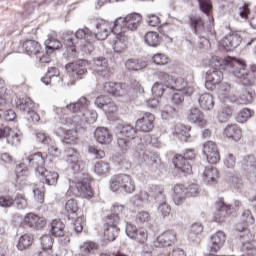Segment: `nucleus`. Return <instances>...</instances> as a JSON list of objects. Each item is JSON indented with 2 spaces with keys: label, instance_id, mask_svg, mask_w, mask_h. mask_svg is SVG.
Returning a JSON list of instances; mask_svg holds the SVG:
<instances>
[{
  "label": "nucleus",
  "instance_id": "nucleus-1",
  "mask_svg": "<svg viewBox=\"0 0 256 256\" xmlns=\"http://www.w3.org/2000/svg\"><path fill=\"white\" fill-rule=\"evenodd\" d=\"M66 157L71 163V169L74 173H77V181L73 182L68 191L67 195H74V197H84V199H91L93 197V190L89 185V176L87 174L81 173L85 169V162L81 160L79 152L73 148H68L66 150Z\"/></svg>",
  "mask_w": 256,
  "mask_h": 256
},
{
  "label": "nucleus",
  "instance_id": "nucleus-2",
  "mask_svg": "<svg viewBox=\"0 0 256 256\" xmlns=\"http://www.w3.org/2000/svg\"><path fill=\"white\" fill-rule=\"evenodd\" d=\"M213 64L215 67H224V71L233 73L246 87H251V85H253V81L248 78L249 70L247 69L245 62L235 58L225 59L216 56L214 57Z\"/></svg>",
  "mask_w": 256,
  "mask_h": 256
},
{
  "label": "nucleus",
  "instance_id": "nucleus-3",
  "mask_svg": "<svg viewBox=\"0 0 256 256\" xmlns=\"http://www.w3.org/2000/svg\"><path fill=\"white\" fill-rule=\"evenodd\" d=\"M65 47H67L69 59L79 57L77 52V45L86 43V41H95V34L89 28L78 29L75 34L67 32L63 35Z\"/></svg>",
  "mask_w": 256,
  "mask_h": 256
},
{
  "label": "nucleus",
  "instance_id": "nucleus-4",
  "mask_svg": "<svg viewBox=\"0 0 256 256\" xmlns=\"http://www.w3.org/2000/svg\"><path fill=\"white\" fill-rule=\"evenodd\" d=\"M142 17L140 14H129L124 18H117L114 21L113 33H129V31H137L141 25Z\"/></svg>",
  "mask_w": 256,
  "mask_h": 256
},
{
  "label": "nucleus",
  "instance_id": "nucleus-5",
  "mask_svg": "<svg viewBox=\"0 0 256 256\" xmlns=\"http://www.w3.org/2000/svg\"><path fill=\"white\" fill-rule=\"evenodd\" d=\"M110 189L114 193H135V180L127 174H118L111 179Z\"/></svg>",
  "mask_w": 256,
  "mask_h": 256
},
{
  "label": "nucleus",
  "instance_id": "nucleus-6",
  "mask_svg": "<svg viewBox=\"0 0 256 256\" xmlns=\"http://www.w3.org/2000/svg\"><path fill=\"white\" fill-rule=\"evenodd\" d=\"M138 134L139 132H137L131 125H124L121 127L118 134L117 145L122 153H127V151L133 147V142L131 141H134L135 139L142 141L141 138L137 137Z\"/></svg>",
  "mask_w": 256,
  "mask_h": 256
},
{
  "label": "nucleus",
  "instance_id": "nucleus-7",
  "mask_svg": "<svg viewBox=\"0 0 256 256\" xmlns=\"http://www.w3.org/2000/svg\"><path fill=\"white\" fill-rule=\"evenodd\" d=\"M217 57V56H214ZM214 57L211 59L210 67H212L207 73H206V82L205 87L206 89H213L215 85H219L221 81H223V72L219 69H224L225 66H215L213 63Z\"/></svg>",
  "mask_w": 256,
  "mask_h": 256
},
{
  "label": "nucleus",
  "instance_id": "nucleus-8",
  "mask_svg": "<svg viewBox=\"0 0 256 256\" xmlns=\"http://www.w3.org/2000/svg\"><path fill=\"white\" fill-rule=\"evenodd\" d=\"M195 159V152L191 149L185 151L184 156L178 155L174 158L173 163L176 169H179L182 173L189 175L193 167L189 161Z\"/></svg>",
  "mask_w": 256,
  "mask_h": 256
},
{
  "label": "nucleus",
  "instance_id": "nucleus-9",
  "mask_svg": "<svg viewBox=\"0 0 256 256\" xmlns=\"http://www.w3.org/2000/svg\"><path fill=\"white\" fill-rule=\"evenodd\" d=\"M119 217L107 216L106 224L104 225V239L105 241H115L119 236Z\"/></svg>",
  "mask_w": 256,
  "mask_h": 256
},
{
  "label": "nucleus",
  "instance_id": "nucleus-10",
  "mask_svg": "<svg viewBox=\"0 0 256 256\" xmlns=\"http://www.w3.org/2000/svg\"><path fill=\"white\" fill-rule=\"evenodd\" d=\"M126 235L136 243L143 245L147 241V230L144 228H137L134 224L126 223Z\"/></svg>",
  "mask_w": 256,
  "mask_h": 256
},
{
  "label": "nucleus",
  "instance_id": "nucleus-11",
  "mask_svg": "<svg viewBox=\"0 0 256 256\" xmlns=\"http://www.w3.org/2000/svg\"><path fill=\"white\" fill-rule=\"evenodd\" d=\"M126 235L136 243L143 245L147 241V230L144 228H137L134 224L126 223Z\"/></svg>",
  "mask_w": 256,
  "mask_h": 256
},
{
  "label": "nucleus",
  "instance_id": "nucleus-12",
  "mask_svg": "<svg viewBox=\"0 0 256 256\" xmlns=\"http://www.w3.org/2000/svg\"><path fill=\"white\" fill-rule=\"evenodd\" d=\"M170 89L183 92L187 97H191V95L195 93V84H193V82H187L185 79L178 77L173 79L172 83H170Z\"/></svg>",
  "mask_w": 256,
  "mask_h": 256
},
{
  "label": "nucleus",
  "instance_id": "nucleus-13",
  "mask_svg": "<svg viewBox=\"0 0 256 256\" xmlns=\"http://www.w3.org/2000/svg\"><path fill=\"white\" fill-rule=\"evenodd\" d=\"M243 41V36H241L238 32H233L228 34L221 40L220 45L225 51H233V49H237L239 45H241Z\"/></svg>",
  "mask_w": 256,
  "mask_h": 256
},
{
  "label": "nucleus",
  "instance_id": "nucleus-14",
  "mask_svg": "<svg viewBox=\"0 0 256 256\" xmlns=\"http://www.w3.org/2000/svg\"><path fill=\"white\" fill-rule=\"evenodd\" d=\"M94 73L98 77L109 79L113 75V71L109 68V64L105 57H98L94 59Z\"/></svg>",
  "mask_w": 256,
  "mask_h": 256
},
{
  "label": "nucleus",
  "instance_id": "nucleus-15",
  "mask_svg": "<svg viewBox=\"0 0 256 256\" xmlns=\"http://www.w3.org/2000/svg\"><path fill=\"white\" fill-rule=\"evenodd\" d=\"M225 241H227V235H225V232H216L210 237V240L208 242L209 253H217V251L223 248V245H225Z\"/></svg>",
  "mask_w": 256,
  "mask_h": 256
},
{
  "label": "nucleus",
  "instance_id": "nucleus-16",
  "mask_svg": "<svg viewBox=\"0 0 256 256\" xmlns=\"http://www.w3.org/2000/svg\"><path fill=\"white\" fill-rule=\"evenodd\" d=\"M203 153L206 156L208 163H211L212 165L219 163L221 160L219 150H217V144H215V142H206L203 146Z\"/></svg>",
  "mask_w": 256,
  "mask_h": 256
},
{
  "label": "nucleus",
  "instance_id": "nucleus-17",
  "mask_svg": "<svg viewBox=\"0 0 256 256\" xmlns=\"http://www.w3.org/2000/svg\"><path fill=\"white\" fill-rule=\"evenodd\" d=\"M87 60L85 59H80L77 60L76 62L68 63L66 64V71L70 75H73L75 77H79L81 75H85L87 73Z\"/></svg>",
  "mask_w": 256,
  "mask_h": 256
},
{
  "label": "nucleus",
  "instance_id": "nucleus-18",
  "mask_svg": "<svg viewBox=\"0 0 256 256\" xmlns=\"http://www.w3.org/2000/svg\"><path fill=\"white\" fill-rule=\"evenodd\" d=\"M177 241V232L168 230L160 234L156 239V247H171Z\"/></svg>",
  "mask_w": 256,
  "mask_h": 256
},
{
  "label": "nucleus",
  "instance_id": "nucleus-19",
  "mask_svg": "<svg viewBox=\"0 0 256 256\" xmlns=\"http://www.w3.org/2000/svg\"><path fill=\"white\" fill-rule=\"evenodd\" d=\"M231 215V205L225 204L223 198H219L216 202V212L214 218L218 223H221Z\"/></svg>",
  "mask_w": 256,
  "mask_h": 256
},
{
  "label": "nucleus",
  "instance_id": "nucleus-20",
  "mask_svg": "<svg viewBox=\"0 0 256 256\" xmlns=\"http://www.w3.org/2000/svg\"><path fill=\"white\" fill-rule=\"evenodd\" d=\"M154 121L155 115L147 112L142 118L136 121V129H138V131H143L144 133H149V131H153Z\"/></svg>",
  "mask_w": 256,
  "mask_h": 256
},
{
  "label": "nucleus",
  "instance_id": "nucleus-21",
  "mask_svg": "<svg viewBox=\"0 0 256 256\" xmlns=\"http://www.w3.org/2000/svg\"><path fill=\"white\" fill-rule=\"evenodd\" d=\"M104 92L114 95V97H123L127 93V85L115 82H106Z\"/></svg>",
  "mask_w": 256,
  "mask_h": 256
},
{
  "label": "nucleus",
  "instance_id": "nucleus-22",
  "mask_svg": "<svg viewBox=\"0 0 256 256\" xmlns=\"http://www.w3.org/2000/svg\"><path fill=\"white\" fill-rule=\"evenodd\" d=\"M37 177H43L46 185L50 187H55L59 181V173L51 172L47 168L36 169Z\"/></svg>",
  "mask_w": 256,
  "mask_h": 256
},
{
  "label": "nucleus",
  "instance_id": "nucleus-23",
  "mask_svg": "<svg viewBox=\"0 0 256 256\" xmlns=\"http://www.w3.org/2000/svg\"><path fill=\"white\" fill-rule=\"evenodd\" d=\"M115 37L112 42V49L115 53H122L127 49L129 43V35L126 33H114Z\"/></svg>",
  "mask_w": 256,
  "mask_h": 256
},
{
  "label": "nucleus",
  "instance_id": "nucleus-24",
  "mask_svg": "<svg viewBox=\"0 0 256 256\" xmlns=\"http://www.w3.org/2000/svg\"><path fill=\"white\" fill-rule=\"evenodd\" d=\"M187 119L190 123H195L199 127H205L207 120H205V114L198 108L192 107L188 110Z\"/></svg>",
  "mask_w": 256,
  "mask_h": 256
},
{
  "label": "nucleus",
  "instance_id": "nucleus-25",
  "mask_svg": "<svg viewBox=\"0 0 256 256\" xmlns=\"http://www.w3.org/2000/svg\"><path fill=\"white\" fill-rule=\"evenodd\" d=\"M24 225L34 229H41L45 227V218L36 215L35 213H28L24 217Z\"/></svg>",
  "mask_w": 256,
  "mask_h": 256
},
{
  "label": "nucleus",
  "instance_id": "nucleus-26",
  "mask_svg": "<svg viewBox=\"0 0 256 256\" xmlns=\"http://www.w3.org/2000/svg\"><path fill=\"white\" fill-rule=\"evenodd\" d=\"M96 33L94 35V39H97L98 41H105L111 33H113V27L107 22H101L100 24H97L96 26Z\"/></svg>",
  "mask_w": 256,
  "mask_h": 256
},
{
  "label": "nucleus",
  "instance_id": "nucleus-27",
  "mask_svg": "<svg viewBox=\"0 0 256 256\" xmlns=\"http://www.w3.org/2000/svg\"><path fill=\"white\" fill-rule=\"evenodd\" d=\"M94 137L100 145H109L113 141V135L105 127L97 128L94 132Z\"/></svg>",
  "mask_w": 256,
  "mask_h": 256
},
{
  "label": "nucleus",
  "instance_id": "nucleus-28",
  "mask_svg": "<svg viewBox=\"0 0 256 256\" xmlns=\"http://www.w3.org/2000/svg\"><path fill=\"white\" fill-rule=\"evenodd\" d=\"M172 199L176 205H183L187 199V188L182 184L174 186Z\"/></svg>",
  "mask_w": 256,
  "mask_h": 256
},
{
  "label": "nucleus",
  "instance_id": "nucleus-29",
  "mask_svg": "<svg viewBox=\"0 0 256 256\" xmlns=\"http://www.w3.org/2000/svg\"><path fill=\"white\" fill-rule=\"evenodd\" d=\"M89 107V100L85 97H81L77 102H71L70 104L66 105V109L70 111V113H80L83 114Z\"/></svg>",
  "mask_w": 256,
  "mask_h": 256
},
{
  "label": "nucleus",
  "instance_id": "nucleus-30",
  "mask_svg": "<svg viewBox=\"0 0 256 256\" xmlns=\"http://www.w3.org/2000/svg\"><path fill=\"white\" fill-rule=\"evenodd\" d=\"M202 177L208 185H215L219 179V171L213 166L205 167L202 172Z\"/></svg>",
  "mask_w": 256,
  "mask_h": 256
},
{
  "label": "nucleus",
  "instance_id": "nucleus-31",
  "mask_svg": "<svg viewBox=\"0 0 256 256\" xmlns=\"http://www.w3.org/2000/svg\"><path fill=\"white\" fill-rule=\"evenodd\" d=\"M199 106L204 111H211L215 107V101L210 93H203L197 99Z\"/></svg>",
  "mask_w": 256,
  "mask_h": 256
},
{
  "label": "nucleus",
  "instance_id": "nucleus-32",
  "mask_svg": "<svg viewBox=\"0 0 256 256\" xmlns=\"http://www.w3.org/2000/svg\"><path fill=\"white\" fill-rule=\"evenodd\" d=\"M28 163L35 168V174L37 175V169L44 168L43 165L47 163V159L43 157L41 152L34 153L27 158Z\"/></svg>",
  "mask_w": 256,
  "mask_h": 256
},
{
  "label": "nucleus",
  "instance_id": "nucleus-33",
  "mask_svg": "<svg viewBox=\"0 0 256 256\" xmlns=\"http://www.w3.org/2000/svg\"><path fill=\"white\" fill-rule=\"evenodd\" d=\"M242 169L248 175L255 174L256 171V158L253 155L245 156L242 160Z\"/></svg>",
  "mask_w": 256,
  "mask_h": 256
},
{
  "label": "nucleus",
  "instance_id": "nucleus-34",
  "mask_svg": "<svg viewBox=\"0 0 256 256\" xmlns=\"http://www.w3.org/2000/svg\"><path fill=\"white\" fill-rule=\"evenodd\" d=\"M224 134L228 139H232V141H240L241 137H243V134L241 133V128L237 126L236 124L234 125H228L224 129Z\"/></svg>",
  "mask_w": 256,
  "mask_h": 256
},
{
  "label": "nucleus",
  "instance_id": "nucleus-35",
  "mask_svg": "<svg viewBox=\"0 0 256 256\" xmlns=\"http://www.w3.org/2000/svg\"><path fill=\"white\" fill-rule=\"evenodd\" d=\"M22 49L28 55H37L41 51V45L35 40H27L23 43Z\"/></svg>",
  "mask_w": 256,
  "mask_h": 256
},
{
  "label": "nucleus",
  "instance_id": "nucleus-36",
  "mask_svg": "<svg viewBox=\"0 0 256 256\" xmlns=\"http://www.w3.org/2000/svg\"><path fill=\"white\" fill-rule=\"evenodd\" d=\"M144 42L148 47H159L161 45V38H159L157 32H147L144 35Z\"/></svg>",
  "mask_w": 256,
  "mask_h": 256
},
{
  "label": "nucleus",
  "instance_id": "nucleus-37",
  "mask_svg": "<svg viewBox=\"0 0 256 256\" xmlns=\"http://www.w3.org/2000/svg\"><path fill=\"white\" fill-rule=\"evenodd\" d=\"M245 235L240 234L239 237L240 239H245V240H241V249L242 251H251V249H253L254 247H256L255 244L251 243V241H249V237H251V232L244 228L243 229Z\"/></svg>",
  "mask_w": 256,
  "mask_h": 256
},
{
  "label": "nucleus",
  "instance_id": "nucleus-38",
  "mask_svg": "<svg viewBox=\"0 0 256 256\" xmlns=\"http://www.w3.org/2000/svg\"><path fill=\"white\" fill-rule=\"evenodd\" d=\"M190 129L187 128V126L183 124H177L174 128V133L180 141H187L189 137H191V134L189 133Z\"/></svg>",
  "mask_w": 256,
  "mask_h": 256
},
{
  "label": "nucleus",
  "instance_id": "nucleus-39",
  "mask_svg": "<svg viewBox=\"0 0 256 256\" xmlns=\"http://www.w3.org/2000/svg\"><path fill=\"white\" fill-rule=\"evenodd\" d=\"M30 245H33V236L24 234L19 238L16 247L18 251H25V249H29Z\"/></svg>",
  "mask_w": 256,
  "mask_h": 256
},
{
  "label": "nucleus",
  "instance_id": "nucleus-40",
  "mask_svg": "<svg viewBox=\"0 0 256 256\" xmlns=\"http://www.w3.org/2000/svg\"><path fill=\"white\" fill-rule=\"evenodd\" d=\"M65 224L61 220H53L51 224V234L54 237H63Z\"/></svg>",
  "mask_w": 256,
  "mask_h": 256
},
{
  "label": "nucleus",
  "instance_id": "nucleus-41",
  "mask_svg": "<svg viewBox=\"0 0 256 256\" xmlns=\"http://www.w3.org/2000/svg\"><path fill=\"white\" fill-rule=\"evenodd\" d=\"M97 244L93 241H86L80 246L79 255L89 256L93 251H96Z\"/></svg>",
  "mask_w": 256,
  "mask_h": 256
},
{
  "label": "nucleus",
  "instance_id": "nucleus-42",
  "mask_svg": "<svg viewBox=\"0 0 256 256\" xmlns=\"http://www.w3.org/2000/svg\"><path fill=\"white\" fill-rule=\"evenodd\" d=\"M125 67L128 71H141V69H145V63L139 62V60L129 59L126 61Z\"/></svg>",
  "mask_w": 256,
  "mask_h": 256
},
{
  "label": "nucleus",
  "instance_id": "nucleus-43",
  "mask_svg": "<svg viewBox=\"0 0 256 256\" xmlns=\"http://www.w3.org/2000/svg\"><path fill=\"white\" fill-rule=\"evenodd\" d=\"M79 117H82V121L86 123H95L97 121V112L86 108Z\"/></svg>",
  "mask_w": 256,
  "mask_h": 256
},
{
  "label": "nucleus",
  "instance_id": "nucleus-44",
  "mask_svg": "<svg viewBox=\"0 0 256 256\" xmlns=\"http://www.w3.org/2000/svg\"><path fill=\"white\" fill-rule=\"evenodd\" d=\"M78 135L77 130H66L64 132V143L67 145H73L74 143H77Z\"/></svg>",
  "mask_w": 256,
  "mask_h": 256
},
{
  "label": "nucleus",
  "instance_id": "nucleus-45",
  "mask_svg": "<svg viewBox=\"0 0 256 256\" xmlns=\"http://www.w3.org/2000/svg\"><path fill=\"white\" fill-rule=\"evenodd\" d=\"M111 169L109 166V163L105 161H98L94 165V171L97 173V175H107V172Z\"/></svg>",
  "mask_w": 256,
  "mask_h": 256
},
{
  "label": "nucleus",
  "instance_id": "nucleus-46",
  "mask_svg": "<svg viewBox=\"0 0 256 256\" xmlns=\"http://www.w3.org/2000/svg\"><path fill=\"white\" fill-rule=\"evenodd\" d=\"M45 46L50 53H53V51H57L58 49H61L63 47V44L59 42V40L55 38H50L45 41Z\"/></svg>",
  "mask_w": 256,
  "mask_h": 256
},
{
  "label": "nucleus",
  "instance_id": "nucleus-47",
  "mask_svg": "<svg viewBox=\"0 0 256 256\" xmlns=\"http://www.w3.org/2000/svg\"><path fill=\"white\" fill-rule=\"evenodd\" d=\"M232 101H237L241 105H249L253 101V93L244 91L238 98L232 99Z\"/></svg>",
  "mask_w": 256,
  "mask_h": 256
},
{
  "label": "nucleus",
  "instance_id": "nucleus-48",
  "mask_svg": "<svg viewBox=\"0 0 256 256\" xmlns=\"http://www.w3.org/2000/svg\"><path fill=\"white\" fill-rule=\"evenodd\" d=\"M93 43H95V40H88L86 42H80L78 47H80V50L82 53H86V55H90V53L95 51V46H93Z\"/></svg>",
  "mask_w": 256,
  "mask_h": 256
},
{
  "label": "nucleus",
  "instance_id": "nucleus-49",
  "mask_svg": "<svg viewBox=\"0 0 256 256\" xmlns=\"http://www.w3.org/2000/svg\"><path fill=\"white\" fill-rule=\"evenodd\" d=\"M233 111L229 107H224L218 112V121L220 123H226L228 119H231Z\"/></svg>",
  "mask_w": 256,
  "mask_h": 256
},
{
  "label": "nucleus",
  "instance_id": "nucleus-50",
  "mask_svg": "<svg viewBox=\"0 0 256 256\" xmlns=\"http://www.w3.org/2000/svg\"><path fill=\"white\" fill-rule=\"evenodd\" d=\"M133 199L134 203H149V201H151V195H149L147 191L141 190Z\"/></svg>",
  "mask_w": 256,
  "mask_h": 256
},
{
  "label": "nucleus",
  "instance_id": "nucleus-51",
  "mask_svg": "<svg viewBox=\"0 0 256 256\" xmlns=\"http://www.w3.org/2000/svg\"><path fill=\"white\" fill-rule=\"evenodd\" d=\"M190 21H191L192 27H194L195 33H201V31H203L204 23H203V19H201V17L192 16L190 18Z\"/></svg>",
  "mask_w": 256,
  "mask_h": 256
},
{
  "label": "nucleus",
  "instance_id": "nucleus-52",
  "mask_svg": "<svg viewBox=\"0 0 256 256\" xmlns=\"http://www.w3.org/2000/svg\"><path fill=\"white\" fill-rule=\"evenodd\" d=\"M161 113H162L163 119H171V118L175 117V115H177V113H179V110L167 105L162 109Z\"/></svg>",
  "mask_w": 256,
  "mask_h": 256
},
{
  "label": "nucleus",
  "instance_id": "nucleus-53",
  "mask_svg": "<svg viewBox=\"0 0 256 256\" xmlns=\"http://www.w3.org/2000/svg\"><path fill=\"white\" fill-rule=\"evenodd\" d=\"M33 107H35V104H33V100L30 98H26L22 100L18 105V108L20 109V111H23L26 114L29 111H32Z\"/></svg>",
  "mask_w": 256,
  "mask_h": 256
},
{
  "label": "nucleus",
  "instance_id": "nucleus-54",
  "mask_svg": "<svg viewBox=\"0 0 256 256\" xmlns=\"http://www.w3.org/2000/svg\"><path fill=\"white\" fill-rule=\"evenodd\" d=\"M165 89H169L163 83L156 82L152 87V95L154 97L159 98L163 97V93H165Z\"/></svg>",
  "mask_w": 256,
  "mask_h": 256
},
{
  "label": "nucleus",
  "instance_id": "nucleus-55",
  "mask_svg": "<svg viewBox=\"0 0 256 256\" xmlns=\"http://www.w3.org/2000/svg\"><path fill=\"white\" fill-rule=\"evenodd\" d=\"M112 213L111 215H108V217H118V221H121V215L127 211L125 209V206L119 205V204H114L111 209Z\"/></svg>",
  "mask_w": 256,
  "mask_h": 256
},
{
  "label": "nucleus",
  "instance_id": "nucleus-56",
  "mask_svg": "<svg viewBox=\"0 0 256 256\" xmlns=\"http://www.w3.org/2000/svg\"><path fill=\"white\" fill-rule=\"evenodd\" d=\"M14 204L15 200L10 195H0V207L9 209V207H13Z\"/></svg>",
  "mask_w": 256,
  "mask_h": 256
},
{
  "label": "nucleus",
  "instance_id": "nucleus-57",
  "mask_svg": "<svg viewBox=\"0 0 256 256\" xmlns=\"http://www.w3.org/2000/svg\"><path fill=\"white\" fill-rule=\"evenodd\" d=\"M42 250H52L53 249V237L49 235H43L40 238Z\"/></svg>",
  "mask_w": 256,
  "mask_h": 256
},
{
  "label": "nucleus",
  "instance_id": "nucleus-58",
  "mask_svg": "<svg viewBox=\"0 0 256 256\" xmlns=\"http://www.w3.org/2000/svg\"><path fill=\"white\" fill-rule=\"evenodd\" d=\"M157 77L160 79V81H162V83L166 84L165 86L168 89L171 88V83H173V76L169 75L167 72H158Z\"/></svg>",
  "mask_w": 256,
  "mask_h": 256
},
{
  "label": "nucleus",
  "instance_id": "nucleus-59",
  "mask_svg": "<svg viewBox=\"0 0 256 256\" xmlns=\"http://www.w3.org/2000/svg\"><path fill=\"white\" fill-rule=\"evenodd\" d=\"M247 119H251V110L244 108L236 115V121L238 123H245Z\"/></svg>",
  "mask_w": 256,
  "mask_h": 256
},
{
  "label": "nucleus",
  "instance_id": "nucleus-60",
  "mask_svg": "<svg viewBox=\"0 0 256 256\" xmlns=\"http://www.w3.org/2000/svg\"><path fill=\"white\" fill-rule=\"evenodd\" d=\"M7 137L8 143H11V145H19L21 143V134L12 131L10 128V133Z\"/></svg>",
  "mask_w": 256,
  "mask_h": 256
},
{
  "label": "nucleus",
  "instance_id": "nucleus-61",
  "mask_svg": "<svg viewBox=\"0 0 256 256\" xmlns=\"http://www.w3.org/2000/svg\"><path fill=\"white\" fill-rule=\"evenodd\" d=\"M65 209L68 213H72V215H75L77 213V210L79 209V206H77V201L75 199H70L65 204Z\"/></svg>",
  "mask_w": 256,
  "mask_h": 256
},
{
  "label": "nucleus",
  "instance_id": "nucleus-62",
  "mask_svg": "<svg viewBox=\"0 0 256 256\" xmlns=\"http://www.w3.org/2000/svg\"><path fill=\"white\" fill-rule=\"evenodd\" d=\"M158 213L162 215V217H169L171 215V206L166 202H162L158 206Z\"/></svg>",
  "mask_w": 256,
  "mask_h": 256
},
{
  "label": "nucleus",
  "instance_id": "nucleus-63",
  "mask_svg": "<svg viewBox=\"0 0 256 256\" xmlns=\"http://www.w3.org/2000/svg\"><path fill=\"white\" fill-rule=\"evenodd\" d=\"M153 62L155 65H167L169 63V57L165 54H155L153 56Z\"/></svg>",
  "mask_w": 256,
  "mask_h": 256
},
{
  "label": "nucleus",
  "instance_id": "nucleus-64",
  "mask_svg": "<svg viewBox=\"0 0 256 256\" xmlns=\"http://www.w3.org/2000/svg\"><path fill=\"white\" fill-rule=\"evenodd\" d=\"M14 203L17 207V209H27V199H25V196L18 194L15 199Z\"/></svg>",
  "mask_w": 256,
  "mask_h": 256
}]
</instances>
